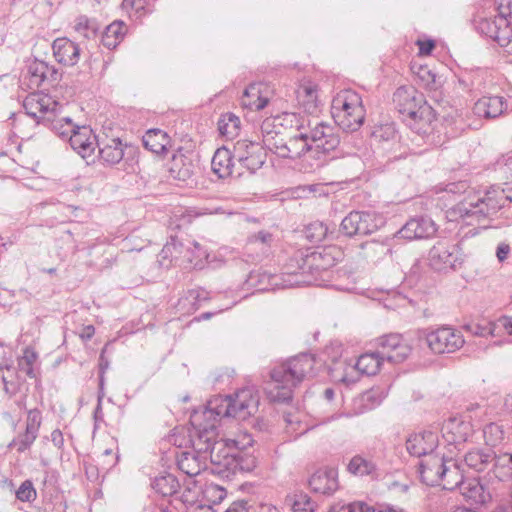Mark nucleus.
<instances>
[{"label":"nucleus","instance_id":"56","mask_svg":"<svg viewBox=\"0 0 512 512\" xmlns=\"http://www.w3.org/2000/svg\"><path fill=\"white\" fill-rule=\"evenodd\" d=\"M469 331L472 335L479 337L495 336V324L491 321H483L482 323L471 322L463 327Z\"/></svg>","mask_w":512,"mask_h":512},{"label":"nucleus","instance_id":"10","mask_svg":"<svg viewBox=\"0 0 512 512\" xmlns=\"http://www.w3.org/2000/svg\"><path fill=\"white\" fill-rule=\"evenodd\" d=\"M343 257V252L335 245L318 248L306 254L302 268L309 272L312 283L317 281L321 272L334 267Z\"/></svg>","mask_w":512,"mask_h":512},{"label":"nucleus","instance_id":"40","mask_svg":"<svg viewBox=\"0 0 512 512\" xmlns=\"http://www.w3.org/2000/svg\"><path fill=\"white\" fill-rule=\"evenodd\" d=\"M464 482V475L460 466L452 458H449L445 466V473L442 474L441 484L443 488L447 490L460 489Z\"/></svg>","mask_w":512,"mask_h":512},{"label":"nucleus","instance_id":"52","mask_svg":"<svg viewBox=\"0 0 512 512\" xmlns=\"http://www.w3.org/2000/svg\"><path fill=\"white\" fill-rule=\"evenodd\" d=\"M298 101L304 110L312 113L317 107V91L314 86H304L298 90Z\"/></svg>","mask_w":512,"mask_h":512},{"label":"nucleus","instance_id":"2","mask_svg":"<svg viewBox=\"0 0 512 512\" xmlns=\"http://www.w3.org/2000/svg\"><path fill=\"white\" fill-rule=\"evenodd\" d=\"M393 104L403 122L415 133L422 135L427 143L437 144L434 127L436 111L428 104L423 93L413 86H401L393 94Z\"/></svg>","mask_w":512,"mask_h":512},{"label":"nucleus","instance_id":"47","mask_svg":"<svg viewBox=\"0 0 512 512\" xmlns=\"http://www.w3.org/2000/svg\"><path fill=\"white\" fill-rule=\"evenodd\" d=\"M74 29L77 33L87 39L97 36L100 31V24L94 18H89L86 15H80L75 20Z\"/></svg>","mask_w":512,"mask_h":512},{"label":"nucleus","instance_id":"53","mask_svg":"<svg viewBox=\"0 0 512 512\" xmlns=\"http://www.w3.org/2000/svg\"><path fill=\"white\" fill-rule=\"evenodd\" d=\"M328 512H375V509L363 501L337 502L330 506Z\"/></svg>","mask_w":512,"mask_h":512},{"label":"nucleus","instance_id":"25","mask_svg":"<svg viewBox=\"0 0 512 512\" xmlns=\"http://www.w3.org/2000/svg\"><path fill=\"white\" fill-rule=\"evenodd\" d=\"M447 460L444 456L434 453L427 455V458L419 463L421 481L428 486L441 485L442 474L445 473Z\"/></svg>","mask_w":512,"mask_h":512},{"label":"nucleus","instance_id":"41","mask_svg":"<svg viewBox=\"0 0 512 512\" xmlns=\"http://www.w3.org/2000/svg\"><path fill=\"white\" fill-rule=\"evenodd\" d=\"M25 115L31 117L37 124H42V118L49 115L48 107L44 103V98L36 95H30L23 101Z\"/></svg>","mask_w":512,"mask_h":512},{"label":"nucleus","instance_id":"50","mask_svg":"<svg viewBox=\"0 0 512 512\" xmlns=\"http://www.w3.org/2000/svg\"><path fill=\"white\" fill-rule=\"evenodd\" d=\"M49 71L48 63L35 59L27 66V74L29 76L30 84L35 87H40L45 82V73Z\"/></svg>","mask_w":512,"mask_h":512},{"label":"nucleus","instance_id":"35","mask_svg":"<svg viewBox=\"0 0 512 512\" xmlns=\"http://www.w3.org/2000/svg\"><path fill=\"white\" fill-rule=\"evenodd\" d=\"M144 147L154 154L161 155L167 152L170 144L168 134L160 129H150L142 137Z\"/></svg>","mask_w":512,"mask_h":512},{"label":"nucleus","instance_id":"20","mask_svg":"<svg viewBox=\"0 0 512 512\" xmlns=\"http://www.w3.org/2000/svg\"><path fill=\"white\" fill-rule=\"evenodd\" d=\"M71 148L89 163V158L94 161V152L98 144V139L90 126L77 125L74 132L68 139Z\"/></svg>","mask_w":512,"mask_h":512},{"label":"nucleus","instance_id":"32","mask_svg":"<svg viewBox=\"0 0 512 512\" xmlns=\"http://www.w3.org/2000/svg\"><path fill=\"white\" fill-rule=\"evenodd\" d=\"M495 452L491 448H475L465 454L466 465L477 471L483 472L492 468L495 459Z\"/></svg>","mask_w":512,"mask_h":512},{"label":"nucleus","instance_id":"58","mask_svg":"<svg viewBox=\"0 0 512 512\" xmlns=\"http://www.w3.org/2000/svg\"><path fill=\"white\" fill-rule=\"evenodd\" d=\"M41 424H42L41 411L37 408L28 410L25 429L38 435Z\"/></svg>","mask_w":512,"mask_h":512},{"label":"nucleus","instance_id":"54","mask_svg":"<svg viewBox=\"0 0 512 512\" xmlns=\"http://www.w3.org/2000/svg\"><path fill=\"white\" fill-rule=\"evenodd\" d=\"M272 242L273 234L266 230H261L248 237L247 245L250 249L259 248L263 253H265L270 248Z\"/></svg>","mask_w":512,"mask_h":512},{"label":"nucleus","instance_id":"42","mask_svg":"<svg viewBox=\"0 0 512 512\" xmlns=\"http://www.w3.org/2000/svg\"><path fill=\"white\" fill-rule=\"evenodd\" d=\"M347 470L355 476H371L377 475V465L371 459H367L362 455H355L351 458L347 465Z\"/></svg>","mask_w":512,"mask_h":512},{"label":"nucleus","instance_id":"46","mask_svg":"<svg viewBox=\"0 0 512 512\" xmlns=\"http://www.w3.org/2000/svg\"><path fill=\"white\" fill-rule=\"evenodd\" d=\"M38 358V354L31 347H26L23 351V355L18 358V370L25 373L29 378L36 379L37 371L35 369V363Z\"/></svg>","mask_w":512,"mask_h":512},{"label":"nucleus","instance_id":"59","mask_svg":"<svg viewBox=\"0 0 512 512\" xmlns=\"http://www.w3.org/2000/svg\"><path fill=\"white\" fill-rule=\"evenodd\" d=\"M178 308L184 313H192L199 309L196 297L191 295V289L178 300Z\"/></svg>","mask_w":512,"mask_h":512},{"label":"nucleus","instance_id":"3","mask_svg":"<svg viewBox=\"0 0 512 512\" xmlns=\"http://www.w3.org/2000/svg\"><path fill=\"white\" fill-rule=\"evenodd\" d=\"M315 357L310 353H300L275 364L269 372L271 379L267 394L271 401L289 403L293 390L307 377L312 376Z\"/></svg>","mask_w":512,"mask_h":512},{"label":"nucleus","instance_id":"29","mask_svg":"<svg viewBox=\"0 0 512 512\" xmlns=\"http://www.w3.org/2000/svg\"><path fill=\"white\" fill-rule=\"evenodd\" d=\"M56 61L64 66H74L80 58V47L68 38H57L52 44Z\"/></svg>","mask_w":512,"mask_h":512},{"label":"nucleus","instance_id":"14","mask_svg":"<svg viewBox=\"0 0 512 512\" xmlns=\"http://www.w3.org/2000/svg\"><path fill=\"white\" fill-rule=\"evenodd\" d=\"M198 498V492L188 485L179 497H160L157 500H152L143 512H187L190 507L197 504Z\"/></svg>","mask_w":512,"mask_h":512},{"label":"nucleus","instance_id":"28","mask_svg":"<svg viewBox=\"0 0 512 512\" xmlns=\"http://www.w3.org/2000/svg\"><path fill=\"white\" fill-rule=\"evenodd\" d=\"M217 446H222V441H217V438L213 440V444L209 447L208 459L213 465L212 471L219 474L222 477L230 478L238 472L237 458L234 452H225V456L220 458L216 455L215 449Z\"/></svg>","mask_w":512,"mask_h":512},{"label":"nucleus","instance_id":"43","mask_svg":"<svg viewBox=\"0 0 512 512\" xmlns=\"http://www.w3.org/2000/svg\"><path fill=\"white\" fill-rule=\"evenodd\" d=\"M383 361L385 360L377 350L371 353H364L358 358L356 369L367 376L375 375L379 372Z\"/></svg>","mask_w":512,"mask_h":512},{"label":"nucleus","instance_id":"45","mask_svg":"<svg viewBox=\"0 0 512 512\" xmlns=\"http://www.w3.org/2000/svg\"><path fill=\"white\" fill-rule=\"evenodd\" d=\"M242 103L252 110H262L268 104V98L260 95V88L256 84L249 85L243 94Z\"/></svg>","mask_w":512,"mask_h":512},{"label":"nucleus","instance_id":"5","mask_svg":"<svg viewBox=\"0 0 512 512\" xmlns=\"http://www.w3.org/2000/svg\"><path fill=\"white\" fill-rule=\"evenodd\" d=\"M200 428V432L190 433L192 451H181L176 454V463L180 471L189 477L197 476L206 468L209 447L213 444L215 433L213 425Z\"/></svg>","mask_w":512,"mask_h":512},{"label":"nucleus","instance_id":"17","mask_svg":"<svg viewBox=\"0 0 512 512\" xmlns=\"http://www.w3.org/2000/svg\"><path fill=\"white\" fill-rule=\"evenodd\" d=\"M377 351L384 360L402 363L410 355L412 348L399 333H389L377 338Z\"/></svg>","mask_w":512,"mask_h":512},{"label":"nucleus","instance_id":"61","mask_svg":"<svg viewBox=\"0 0 512 512\" xmlns=\"http://www.w3.org/2000/svg\"><path fill=\"white\" fill-rule=\"evenodd\" d=\"M373 135L381 140L388 141L396 137V129L393 124H386L375 130Z\"/></svg>","mask_w":512,"mask_h":512},{"label":"nucleus","instance_id":"9","mask_svg":"<svg viewBox=\"0 0 512 512\" xmlns=\"http://www.w3.org/2000/svg\"><path fill=\"white\" fill-rule=\"evenodd\" d=\"M428 262L435 271L456 270L462 266L464 255L460 252L457 245L447 240H439L430 248Z\"/></svg>","mask_w":512,"mask_h":512},{"label":"nucleus","instance_id":"26","mask_svg":"<svg viewBox=\"0 0 512 512\" xmlns=\"http://www.w3.org/2000/svg\"><path fill=\"white\" fill-rule=\"evenodd\" d=\"M308 131H301L290 136L289 140L276 147V154L280 158L295 160L308 152H312Z\"/></svg>","mask_w":512,"mask_h":512},{"label":"nucleus","instance_id":"55","mask_svg":"<svg viewBox=\"0 0 512 512\" xmlns=\"http://www.w3.org/2000/svg\"><path fill=\"white\" fill-rule=\"evenodd\" d=\"M483 436L486 445L495 447L504 440V430L496 423H489L483 429Z\"/></svg>","mask_w":512,"mask_h":512},{"label":"nucleus","instance_id":"4","mask_svg":"<svg viewBox=\"0 0 512 512\" xmlns=\"http://www.w3.org/2000/svg\"><path fill=\"white\" fill-rule=\"evenodd\" d=\"M508 198L504 188L494 185L483 193L469 194L456 206L455 212L464 220L474 218L480 222L505 207Z\"/></svg>","mask_w":512,"mask_h":512},{"label":"nucleus","instance_id":"27","mask_svg":"<svg viewBox=\"0 0 512 512\" xmlns=\"http://www.w3.org/2000/svg\"><path fill=\"white\" fill-rule=\"evenodd\" d=\"M234 157V149L230 150L226 147L218 148L211 161L212 171L221 179H225L236 173L237 177L242 176L243 171L237 168Z\"/></svg>","mask_w":512,"mask_h":512},{"label":"nucleus","instance_id":"18","mask_svg":"<svg viewBox=\"0 0 512 512\" xmlns=\"http://www.w3.org/2000/svg\"><path fill=\"white\" fill-rule=\"evenodd\" d=\"M304 258H306V254L302 251H297L285 264L283 272L280 274L283 276V279H281L282 288L312 284L309 272L302 268Z\"/></svg>","mask_w":512,"mask_h":512},{"label":"nucleus","instance_id":"39","mask_svg":"<svg viewBox=\"0 0 512 512\" xmlns=\"http://www.w3.org/2000/svg\"><path fill=\"white\" fill-rule=\"evenodd\" d=\"M285 503L290 506L292 512H315L318 507L316 501L303 491L288 494Z\"/></svg>","mask_w":512,"mask_h":512},{"label":"nucleus","instance_id":"19","mask_svg":"<svg viewBox=\"0 0 512 512\" xmlns=\"http://www.w3.org/2000/svg\"><path fill=\"white\" fill-rule=\"evenodd\" d=\"M476 30L497 42L500 46L508 45L512 39L511 22H505L502 18H481L476 22Z\"/></svg>","mask_w":512,"mask_h":512},{"label":"nucleus","instance_id":"63","mask_svg":"<svg viewBox=\"0 0 512 512\" xmlns=\"http://www.w3.org/2000/svg\"><path fill=\"white\" fill-rule=\"evenodd\" d=\"M494 324L496 332L498 329H504L508 335H512V317L502 316Z\"/></svg>","mask_w":512,"mask_h":512},{"label":"nucleus","instance_id":"31","mask_svg":"<svg viewBox=\"0 0 512 512\" xmlns=\"http://www.w3.org/2000/svg\"><path fill=\"white\" fill-rule=\"evenodd\" d=\"M507 109V101L502 96H484L473 107L474 114L485 118H496Z\"/></svg>","mask_w":512,"mask_h":512},{"label":"nucleus","instance_id":"38","mask_svg":"<svg viewBox=\"0 0 512 512\" xmlns=\"http://www.w3.org/2000/svg\"><path fill=\"white\" fill-rule=\"evenodd\" d=\"M305 238L311 243V244H319L325 239H336V231L330 230L326 224L320 221H314L310 224H308L304 231Z\"/></svg>","mask_w":512,"mask_h":512},{"label":"nucleus","instance_id":"11","mask_svg":"<svg viewBox=\"0 0 512 512\" xmlns=\"http://www.w3.org/2000/svg\"><path fill=\"white\" fill-rule=\"evenodd\" d=\"M161 254L164 258H178L183 256L194 269H202L209 256L207 250L196 241H188L187 245L178 240L176 236H171L165 244Z\"/></svg>","mask_w":512,"mask_h":512},{"label":"nucleus","instance_id":"36","mask_svg":"<svg viewBox=\"0 0 512 512\" xmlns=\"http://www.w3.org/2000/svg\"><path fill=\"white\" fill-rule=\"evenodd\" d=\"M42 124L62 139H69L76 124L69 117H56L52 112L42 118Z\"/></svg>","mask_w":512,"mask_h":512},{"label":"nucleus","instance_id":"16","mask_svg":"<svg viewBox=\"0 0 512 512\" xmlns=\"http://www.w3.org/2000/svg\"><path fill=\"white\" fill-rule=\"evenodd\" d=\"M308 138L311 142V148L316 155L322 153L328 155L335 152L340 144V136L336 126L320 122L315 127L308 130Z\"/></svg>","mask_w":512,"mask_h":512},{"label":"nucleus","instance_id":"6","mask_svg":"<svg viewBox=\"0 0 512 512\" xmlns=\"http://www.w3.org/2000/svg\"><path fill=\"white\" fill-rule=\"evenodd\" d=\"M332 109L334 121L343 131H357L364 123L366 110L361 95L354 90L339 93L333 100Z\"/></svg>","mask_w":512,"mask_h":512},{"label":"nucleus","instance_id":"23","mask_svg":"<svg viewBox=\"0 0 512 512\" xmlns=\"http://www.w3.org/2000/svg\"><path fill=\"white\" fill-rule=\"evenodd\" d=\"M308 485L314 493L331 496L339 488L338 471L335 468H320L308 479Z\"/></svg>","mask_w":512,"mask_h":512},{"label":"nucleus","instance_id":"15","mask_svg":"<svg viewBox=\"0 0 512 512\" xmlns=\"http://www.w3.org/2000/svg\"><path fill=\"white\" fill-rule=\"evenodd\" d=\"M441 433L447 446L461 451L465 443L472 437L474 429L470 421H466L462 417L454 416L444 421Z\"/></svg>","mask_w":512,"mask_h":512},{"label":"nucleus","instance_id":"7","mask_svg":"<svg viewBox=\"0 0 512 512\" xmlns=\"http://www.w3.org/2000/svg\"><path fill=\"white\" fill-rule=\"evenodd\" d=\"M98 157L106 166L113 167L122 162L123 170L126 173H134L137 147L123 142L119 137L104 138L98 141Z\"/></svg>","mask_w":512,"mask_h":512},{"label":"nucleus","instance_id":"57","mask_svg":"<svg viewBox=\"0 0 512 512\" xmlns=\"http://www.w3.org/2000/svg\"><path fill=\"white\" fill-rule=\"evenodd\" d=\"M16 498L21 502H33L37 498V492L31 480L27 479L15 492Z\"/></svg>","mask_w":512,"mask_h":512},{"label":"nucleus","instance_id":"22","mask_svg":"<svg viewBox=\"0 0 512 512\" xmlns=\"http://www.w3.org/2000/svg\"><path fill=\"white\" fill-rule=\"evenodd\" d=\"M437 225L428 216L410 218L398 231V235L407 240L428 239L437 232Z\"/></svg>","mask_w":512,"mask_h":512},{"label":"nucleus","instance_id":"51","mask_svg":"<svg viewBox=\"0 0 512 512\" xmlns=\"http://www.w3.org/2000/svg\"><path fill=\"white\" fill-rule=\"evenodd\" d=\"M37 437V434L25 429L12 439L8 448H15L18 453H24L32 447Z\"/></svg>","mask_w":512,"mask_h":512},{"label":"nucleus","instance_id":"37","mask_svg":"<svg viewBox=\"0 0 512 512\" xmlns=\"http://www.w3.org/2000/svg\"><path fill=\"white\" fill-rule=\"evenodd\" d=\"M169 174L173 179L185 182L193 176L194 165L184 154H174L169 166Z\"/></svg>","mask_w":512,"mask_h":512},{"label":"nucleus","instance_id":"1","mask_svg":"<svg viewBox=\"0 0 512 512\" xmlns=\"http://www.w3.org/2000/svg\"><path fill=\"white\" fill-rule=\"evenodd\" d=\"M259 396L252 388H243L234 395H218L210 399L205 406L195 408L190 414V424L193 430L213 425L215 439L218 436L217 423L221 418H236L245 420L258 410Z\"/></svg>","mask_w":512,"mask_h":512},{"label":"nucleus","instance_id":"12","mask_svg":"<svg viewBox=\"0 0 512 512\" xmlns=\"http://www.w3.org/2000/svg\"><path fill=\"white\" fill-rule=\"evenodd\" d=\"M266 156L265 149L258 142L243 139L234 144V157L240 171L245 169L250 174H254L264 165Z\"/></svg>","mask_w":512,"mask_h":512},{"label":"nucleus","instance_id":"62","mask_svg":"<svg viewBox=\"0 0 512 512\" xmlns=\"http://www.w3.org/2000/svg\"><path fill=\"white\" fill-rule=\"evenodd\" d=\"M104 34L110 35L112 37L117 38L121 41L123 38L124 32H123V22L121 21H114L110 25H108L104 32Z\"/></svg>","mask_w":512,"mask_h":512},{"label":"nucleus","instance_id":"44","mask_svg":"<svg viewBox=\"0 0 512 512\" xmlns=\"http://www.w3.org/2000/svg\"><path fill=\"white\" fill-rule=\"evenodd\" d=\"M245 439H247V443L243 444L241 448L238 446L239 442L234 441L236 445L235 454L237 458L238 472H251L257 466V458L245 449L246 445H252V439L250 436L246 437Z\"/></svg>","mask_w":512,"mask_h":512},{"label":"nucleus","instance_id":"24","mask_svg":"<svg viewBox=\"0 0 512 512\" xmlns=\"http://www.w3.org/2000/svg\"><path fill=\"white\" fill-rule=\"evenodd\" d=\"M486 475L483 478H471L460 486V492L471 505H484L492 500V493L487 483L490 481Z\"/></svg>","mask_w":512,"mask_h":512},{"label":"nucleus","instance_id":"21","mask_svg":"<svg viewBox=\"0 0 512 512\" xmlns=\"http://www.w3.org/2000/svg\"><path fill=\"white\" fill-rule=\"evenodd\" d=\"M406 450L414 457L427 456L435 452L439 444L436 432L423 430L411 433L406 439Z\"/></svg>","mask_w":512,"mask_h":512},{"label":"nucleus","instance_id":"60","mask_svg":"<svg viewBox=\"0 0 512 512\" xmlns=\"http://www.w3.org/2000/svg\"><path fill=\"white\" fill-rule=\"evenodd\" d=\"M3 385H4V391L6 394H8L10 397L16 395L18 391L20 390V381L18 375H15V379L11 378L8 379L6 376H1Z\"/></svg>","mask_w":512,"mask_h":512},{"label":"nucleus","instance_id":"49","mask_svg":"<svg viewBox=\"0 0 512 512\" xmlns=\"http://www.w3.org/2000/svg\"><path fill=\"white\" fill-rule=\"evenodd\" d=\"M217 125L222 136L234 137L240 129V119L235 114L228 112L221 115Z\"/></svg>","mask_w":512,"mask_h":512},{"label":"nucleus","instance_id":"33","mask_svg":"<svg viewBox=\"0 0 512 512\" xmlns=\"http://www.w3.org/2000/svg\"><path fill=\"white\" fill-rule=\"evenodd\" d=\"M151 486L155 492L165 498L179 497L182 493L179 491V480L171 473H165L155 477L151 482Z\"/></svg>","mask_w":512,"mask_h":512},{"label":"nucleus","instance_id":"34","mask_svg":"<svg viewBox=\"0 0 512 512\" xmlns=\"http://www.w3.org/2000/svg\"><path fill=\"white\" fill-rule=\"evenodd\" d=\"M489 479H497L499 482L512 480V453L495 454L492 468L487 473Z\"/></svg>","mask_w":512,"mask_h":512},{"label":"nucleus","instance_id":"30","mask_svg":"<svg viewBox=\"0 0 512 512\" xmlns=\"http://www.w3.org/2000/svg\"><path fill=\"white\" fill-rule=\"evenodd\" d=\"M281 279H283V276L281 275L271 274L262 269H257L250 271L245 280V285L248 289L265 291L275 288H282Z\"/></svg>","mask_w":512,"mask_h":512},{"label":"nucleus","instance_id":"8","mask_svg":"<svg viewBox=\"0 0 512 512\" xmlns=\"http://www.w3.org/2000/svg\"><path fill=\"white\" fill-rule=\"evenodd\" d=\"M384 225V218L372 210H352L341 221L337 233L356 238L371 235Z\"/></svg>","mask_w":512,"mask_h":512},{"label":"nucleus","instance_id":"48","mask_svg":"<svg viewBox=\"0 0 512 512\" xmlns=\"http://www.w3.org/2000/svg\"><path fill=\"white\" fill-rule=\"evenodd\" d=\"M280 125L286 128L294 129L298 133L301 131H308L310 127V121L307 116L301 115L300 113L285 112L281 117Z\"/></svg>","mask_w":512,"mask_h":512},{"label":"nucleus","instance_id":"64","mask_svg":"<svg viewBox=\"0 0 512 512\" xmlns=\"http://www.w3.org/2000/svg\"><path fill=\"white\" fill-rule=\"evenodd\" d=\"M495 5L498 12L495 17L502 18L505 22H511L510 18L512 16V6H503V3L501 2H497Z\"/></svg>","mask_w":512,"mask_h":512},{"label":"nucleus","instance_id":"13","mask_svg":"<svg viewBox=\"0 0 512 512\" xmlns=\"http://www.w3.org/2000/svg\"><path fill=\"white\" fill-rule=\"evenodd\" d=\"M425 343L435 354L453 353L465 343L462 334L449 326H442L425 334Z\"/></svg>","mask_w":512,"mask_h":512}]
</instances>
